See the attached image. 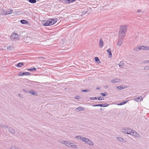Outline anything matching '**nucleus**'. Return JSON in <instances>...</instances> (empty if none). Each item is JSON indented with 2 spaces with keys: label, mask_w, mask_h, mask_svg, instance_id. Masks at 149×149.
<instances>
[{
  "label": "nucleus",
  "mask_w": 149,
  "mask_h": 149,
  "mask_svg": "<svg viewBox=\"0 0 149 149\" xmlns=\"http://www.w3.org/2000/svg\"><path fill=\"white\" fill-rule=\"evenodd\" d=\"M90 99L91 100H96L97 98V97H90Z\"/></svg>",
  "instance_id": "obj_34"
},
{
  "label": "nucleus",
  "mask_w": 149,
  "mask_h": 149,
  "mask_svg": "<svg viewBox=\"0 0 149 149\" xmlns=\"http://www.w3.org/2000/svg\"><path fill=\"white\" fill-rule=\"evenodd\" d=\"M23 76L24 75H30L31 74L29 72H23L22 73Z\"/></svg>",
  "instance_id": "obj_25"
},
{
  "label": "nucleus",
  "mask_w": 149,
  "mask_h": 149,
  "mask_svg": "<svg viewBox=\"0 0 149 149\" xmlns=\"http://www.w3.org/2000/svg\"><path fill=\"white\" fill-rule=\"evenodd\" d=\"M89 90L88 89L86 90H82L81 91L83 92H88L89 91Z\"/></svg>",
  "instance_id": "obj_36"
},
{
  "label": "nucleus",
  "mask_w": 149,
  "mask_h": 149,
  "mask_svg": "<svg viewBox=\"0 0 149 149\" xmlns=\"http://www.w3.org/2000/svg\"><path fill=\"white\" fill-rule=\"evenodd\" d=\"M5 129H6L8 128V126L7 125H4L3 127Z\"/></svg>",
  "instance_id": "obj_40"
},
{
  "label": "nucleus",
  "mask_w": 149,
  "mask_h": 149,
  "mask_svg": "<svg viewBox=\"0 0 149 149\" xmlns=\"http://www.w3.org/2000/svg\"><path fill=\"white\" fill-rule=\"evenodd\" d=\"M23 73V72H20L18 74V75L19 76H23V74H22V73Z\"/></svg>",
  "instance_id": "obj_37"
},
{
  "label": "nucleus",
  "mask_w": 149,
  "mask_h": 149,
  "mask_svg": "<svg viewBox=\"0 0 149 149\" xmlns=\"http://www.w3.org/2000/svg\"><path fill=\"white\" fill-rule=\"evenodd\" d=\"M104 45V42L102 39L101 38L99 41V47L100 48L102 47Z\"/></svg>",
  "instance_id": "obj_12"
},
{
  "label": "nucleus",
  "mask_w": 149,
  "mask_h": 149,
  "mask_svg": "<svg viewBox=\"0 0 149 149\" xmlns=\"http://www.w3.org/2000/svg\"><path fill=\"white\" fill-rule=\"evenodd\" d=\"M117 104L118 105H121L124 104L123 103V102H122L119 104Z\"/></svg>",
  "instance_id": "obj_39"
},
{
  "label": "nucleus",
  "mask_w": 149,
  "mask_h": 149,
  "mask_svg": "<svg viewBox=\"0 0 149 149\" xmlns=\"http://www.w3.org/2000/svg\"><path fill=\"white\" fill-rule=\"evenodd\" d=\"M127 26L126 25L122 26L120 27V29L119 31L118 37L120 38H124L126 32V30Z\"/></svg>",
  "instance_id": "obj_2"
},
{
  "label": "nucleus",
  "mask_w": 149,
  "mask_h": 149,
  "mask_svg": "<svg viewBox=\"0 0 149 149\" xmlns=\"http://www.w3.org/2000/svg\"><path fill=\"white\" fill-rule=\"evenodd\" d=\"M141 50H149V46H141Z\"/></svg>",
  "instance_id": "obj_11"
},
{
  "label": "nucleus",
  "mask_w": 149,
  "mask_h": 149,
  "mask_svg": "<svg viewBox=\"0 0 149 149\" xmlns=\"http://www.w3.org/2000/svg\"><path fill=\"white\" fill-rule=\"evenodd\" d=\"M128 101H125L124 102H123V103H124V104H126Z\"/></svg>",
  "instance_id": "obj_44"
},
{
  "label": "nucleus",
  "mask_w": 149,
  "mask_h": 149,
  "mask_svg": "<svg viewBox=\"0 0 149 149\" xmlns=\"http://www.w3.org/2000/svg\"><path fill=\"white\" fill-rule=\"evenodd\" d=\"M97 98L99 100H103L104 99V98L102 97H97Z\"/></svg>",
  "instance_id": "obj_30"
},
{
  "label": "nucleus",
  "mask_w": 149,
  "mask_h": 149,
  "mask_svg": "<svg viewBox=\"0 0 149 149\" xmlns=\"http://www.w3.org/2000/svg\"><path fill=\"white\" fill-rule=\"evenodd\" d=\"M144 63H149V60H146L144 61Z\"/></svg>",
  "instance_id": "obj_38"
},
{
  "label": "nucleus",
  "mask_w": 149,
  "mask_h": 149,
  "mask_svg": "<svg viewBox=\"0 0 149 149\" xmlns=\"http://www.w3.org/2000/svg\"><path fill=\"white\" fill-rule=\"evenodd\" d=\"M117 87V88L119 89V90H121L123 88L122 87V86H117V87Z\"/></svg>",
  "instance_id": "obj_35"
},
{
  "label": "nucleus",
  "mask_w": 149,
  "mask_h": 149,
  "mask_svg": "<svg viewBox=\"0 0 149 149\" xmlns=\"http://www.w3.org/2000/svg\"><path fill=\"white\" fill-rule=\"evenodd\" d=\"M59 142L62 144H63L65 145L66 144V142H67V141L63 140L62 139H60L58 141Z\"/></svg>",
  "instance_id": "obj_20"
},
{
  "label": "nucleus",
  "mask_w": 149,
  "mask_h": 149,
  "mask_svg": "<svg viewBox=\"0 0 149 149\" xmlns=\"http://www.w3.org/2000/svg\"><path fill=\"white\" fill-rule=\"evenodd\" d=\"M101 95L105 97L107 95V93H101Z\"/></svg>",
  "instance_id": "obj_31"
},
{
  "label": "nucleus",
  "mask_w": 149,
  "mask_h": 149,
  "mask_svg": "<svg viewBox=\"0 0 149 149\" xmlns=\"http://www.w3.org/2000/svg\"><path fill=\"white\" fill-rule=\"evenodd\" d=\"M95 59L96 62L97 63H99L100 62V61L99 58L97 57H95Z\"/></svg>",
  "instance_id": "obj_28"
},
{
  "label": "nucleus",
  "mask_w": 149,
  "mask_h": 149,
  "mask_svg": "<svg viewBox=\"0 0 149 149\" xmlns=\"http://www.w3.org/2000/svg\"><path fill=\"white\" fill-rule=\"evenodd\" d=\"M12 47L10 46H9V47H7V49H11Z\"/></svg>",
  "instance_id": "obj_41"
},
{
  "label": "nucleus",
  "mask_w": 149,
  "mask_h": 149,
  "mask_svg": "<svg viewBox=\"0 0 149 149\" xmlns=\"http://www.w3.org/2000/svg\"><path fill=\"white\" fill-rule=\"evenodd\" d=\"M20 22L23 24H27L28 23L27 21L24 19L21 20Z\"/></svg>",
  "instance_id": "obj_21"
},
{
  "label": "nucleus",
  "mask_w": 149,
  "mask_h": 149,
  "mask_svg": "<svg viewBox=\"0 0 149 149\" xmlns=\"http://www.w3.org/2000/svg\"><path fill=\"white\" fill-rule=\"evenodd\" d=\"M83 137H84L78 135V136H75V138L76 139H80L82 141L83 138Z\"/></svg>",
  "instance_id": "obj_19"
},
{
  "label": "nucleus",
  "mask_w": 149,
  "mask_h": 149,
  "mask_svg": "<svg viewBox=\"0 0 149 149\" xmlns=\"http://www.w3.org/2000/svg\"><path fill=\"white\" fill-rule=\"evenodd\" d=\"M144 70H149V66H146L145 67Z\"/></svg>",
  "instance_id": "obj_32"
},
{
  "label": "nucleus",
  "mask_w": 149,
  "mask_h": 149,
  "mask_svg": "<svg viewBox=\"0 0 149 149\" xmlns=\"http://www.w3.org/2000/svg\"><path fill=\"white\" fill-rule=\"evenodd\" d=\"M4 125H0V127H3Z\"/></svg>",
  "instance_id": "obj_46"
},
{
  "label": "nucleus",
  "mask_w": 149,
  "mask_h": 149,
  "mask_svg": "<svg viewBox=\"0 0 149 149\" xmlns=\"http://www.w3.org/2000/svg\"><path fill=\"white\" fill-rule=\"evenodd\" d=\"M122 131L123 133L130 135L137 138L140 137V135L136 131L130 127H126L123 128Z\"/></svg>",
  "instance_id": "obj_1"
},
{
  "label": "nucleus",
  "mask_w": 149,
  "mask_h": 149,
  "mask_svg": "<svg viewBox=\"0 0 149 149\" xmlns=\"http://www.w3.org/2000/svg\"><path fill=\"white\" fill-rule=\"evenodd\" d=\"M82 141L84 142L87 144L91 146H93L94 145L92 142L90 140L88 139L85 137H83Z\"/></svg>",
  "instance_id": "obj_6"
},
{
  "label": "nucleus",
  "mask_w": 149,
  "mask_h": 149,
  "mask_svg": "<svg viewBox=\"0 0 149 149\" xmlns=\"http://www.w3.org/2000/svg\"><path fill=\"white\" fill-rule=\"evenodd\" d=\"M10 149H18V148L15 146H13L11 147Z\"/></svg>",
  "instance_id": "obj_33"
},
{
  "label": "nucleus",
  "mask_w": 149,
  "mask_h": 149,
  "mask_svg": "<svg viewBox=\"0 0 149 149\" xmlns=\"http://www.w3.org/2000/svg\"><path fill=\"white\" fill-rule=\"evenodd\" d=\"M108 106L107 104H97L96 105H93V107H106Z\"/></svg>",
  "instance_id": "obj_7"
},
{
  "label": "nucleus",
  "mask_w": 149,
  "mask_h": 149,
  "mask_svg": "<svg viewBox=\"0 0 149 149\" xmlns=\"http://www.w3.org/2000/svg\"><path fill=\"white\" fill-rule=\"evenodd\" d=\"M13 12V10L10 9H7L6 10V13L7 15L12 14Z\"/></svg>",
  "instance_id": "obj_13"
},
{
  "label": "nucleus",
  "mask_w": 149,
  "mask_h": 149,
  "mask_svg": "<svg viewBox=\"0 0 149 149\" xmlns=\"http://www.w3.org/2000/svg\"><path fill=\"white\" fill-rule=\"evenodd\" d=\"M24 65V64L23 63H19L17 64L16 66L18 67H22Z\"/></svg>",
  "instance_id": "obj_17"
},
{
  "label": "nucleus",
  "mask_w": 149,
  "mask_h": 149,
  "mask_svg": "<svg viewBox=\"0 0 149 149\" xmlns=\"http://www.w3.org/2000/svg\"><path fill=\"white\" fill-rule=\"evenodd\" d=\"M57 22L56 19H51L47 20L45 23L43 25L45 26H49L54 24Z\"/></svg>",
  "instance_id": "obj_4"
},
{
  "label": "nucleus",
  "mask_w": 149,
  "mask_h": 149,
  "mask_svg": "<svg viewBox=\"0 0 149 149\" xmlns=\"http://www.w3.org/2000/svg\"><path fill=\"white\" fill-rule=\"evenodd\" d=\"M27 70L28 71H35L36 70V68H31L29 69H28Z\"/></svg>",
  "instance_id": "obj_24"
},
{
  "label": "nucleus",
  "mask_w": 149,
  "mask_h": 149,
  "mask_svg": "<svg viewBox=\"0 0 149 149\" xmlns=\"http://www.w3.org/2000/svg\"><path fill=\"white\" fill-rule=\"evenodd\" d=\"M137 11L139 13L141 12V10L140 9H139L137 10Z\"/></svg>",
  "instance_id": "obj_42"
},
{
  "label": "nucleus",
  "mask_w": 149,
  "mask_h": 149,
  "mask_svg": "<svg viewBox=\"0 0 149 149\" xmlns=\"http://www.w3.org/2000/svg\"><path fill=\"white\" fill-rule=\"evenodd\" d=\"M39 58L40 59H43V58H44L43 57H39Z\"/></svg>",
  "instance_id": "obj_49"
},
{
  "label": "nucleus",
  "mask_w": 149,
  "mask_h": 149,
  "mask_svg": "<svg viewBox=\"0 0 149 149\" xmlns=\"http://www.w3.org/2000/svg\"><path fill=\"white\" fill-rule=\"evenodd\" d=\"M8 130L9 132L12 134H14L15 133V130L11 127H9L8 128Z\"/></svg>",
  "instance_id": "obj_15"
},
{
  "label": "nucleus",
  "mask_w": 149,
  "mask_h": 149,
  "mask_svg": "<svg viewBox=\"0 0 149 149\" xmlns=\"http://www.w3.org/2000/svg\"><path fill=\"white\" fill-rule=\"evenodd\" d=\"M124 65V64L123 62H120L119 64V67L121 68H123V67Z\"/></svg>",
  "instance_id": "obj_23"
},
{
  "label": "nucleus",
  "mask_w": 149,
  "mask_h": 149,
  "mask_svg": "<svg viewBox=\"0 0 149 149\" xmlns=\"http://www.w3.org/2000/svg\"><path fill=\"white\" fill-rule=\"evenodd\" d=\"M31 84H34V83H36V82H34V81H31Z\"/></svg>",
  "instance_id": "obj_47"
},
{
  "label": "nucleus",
  "mask_w": 149,
  "mask_h": 149,
  "mask_svg": "<svg viewBox=\"0 0 149 149\" xmlns=\"http://www.w3.org/2000/svg\"><path fill=\"white\" fill-rule=\"evenodd\" d=\"M75 98L76 99H79V97L78 96H77L75 97Z\"/></svg>",
  "instance_id": "obj_45"
},
{
  "label": "nucleus",
  "mask_w": 149,
  "mask_h": 149,
  "mask_svg": "<svg viewBox=\"0 0 149 149\" xmlns=\"http://www.w3.org/2000/svg\"><path fill=\"white\" fill-rule=\"evenodd\" d=\"M76 0H66V1L67 3H70L73 2H74Z\"/></svg>",
  "instance_id": "obj_29"
},
{
  "label": "nucleus",
  "mask_w": 149,
  "mask_h": 149,
  "mask_svg": "<svg viewBox=\"0 0 149 149\" xmlns=\"http://www.w3.org/2000/svg\"><path fill=\"white\" fill-rule=\"evenodd\" d=\"M107 52L109 53V56L111 58L112 56V53L111 49L110 48L109 49L107 50Z\"/></svg>",
  "instance_id": "obj_18"
},
{
  "label": "nucleus",
  "mask_w": 149,
  "mask_h": 149,
  "mask_svg": "<svg viewBox=\"0 0 149 149\" xmlns=\"http://www.w3.org/2000/svg\"><path fill=\"white\" fill-rule=\"evenodd\" d=\"M100 88H100V86L97 87L96 88V89H97V90L100 89Z\"/></svg>",
  "instance_id": "obj_43"
},
{
  "label": "nucleus",
  "mask_w": 149,
  "mask_h": 149,
  "mask_svg": "<svg viewBox=\"0 0 149 149\" xmlns=\"http://www.w3.org/2000/svg\"><path fill=\"white\" fill-rule=\"evenodd\" d=\"M117 139L120 141L123 142V138L120 137H117Z\"/></svg>",
  "instance_id": "obj_27"
},
{
  "label": "nucleus",
  "mask_w": 149,
  "mask_h": 149,
  "mask_svg": "<svg viewBox=\"0 0 149 149\" xmlns=\"http://www.w3.org/2000/svg\"><path fill=\"white\" fill-rule=\"evenodd\" d=\"M28 92L30 94H32L35 96H37L38 95V93L35 92L34 91L31 90L28 91Z\"/></svg>",
  "instance_id": "obj_9"
},
{
  "label": "nucleus",
  "mask_w": 149,
  "mask_h": 149,
  "mask_svg": "<svg viewBox=\"0 0 149 149\" xmlns=\"http://www.w3.org/2000/svg\"><path fill=\"white\" fill-rule=\"evenodd\" d=\"M19 36L16 33H13L10 36V38L11 40L13 41H15L19 39Z\"/></svg>",
  "instance_id": "obj_5"
},
{
  "label": "nucleus",
  "mask_w": 149,
  "mask_h": 149,
  "mask_svg": "<svg viewBox=\"0 0 149 149\" xmlns=\"http://www.w3.org/2000/svg\"><path fill=\"white\" fill-rule=\"evenodd\" d=\"M120 80L119 79H112L111 80V82L112 83H117L120 82Z\"/></svg>",
  "instance_id": "obj_8"
},
{
  "label": "nucleus",
  "mask_w": 149,
  "mask_h": 149,
  "mask_svg": "<svg viewBox=\"0 0 149 149\" xmlns=\"http://www.w3.org/2000/svg\"><path fill=\"white\" fill-rule=\"evenodd\" d=\"M139 100H140V101H142L143 100V98L141 97L136 98H134V100L136 101L137 102H138Z\"/></svg>",
  "instance_id": "obj_16"
},
{
  "label": "nucleus",
  "mask_w": 149,
  "mask_h": 149,
  "mask_svg": "<svg viewBox=\"0 0 149 149\" xmlns=\"http://www.w3.org/2000/svg\"><path fill=\"white\" fill-rule=\"evenodd\" d=\"M66 144L65 146L69 148L74 149H77L78 148L77 146L74 143L71 142L70 141H67L66 142Z\"/></svg>",
  "instance_id": "obj_3"
},
{
  "label": "nucleus",
  "mask_w": 149,
  "mask_h": 149,
  "mask_svg": "<svg viewBox=\"0 0 149 149\" xmlns=\"http://www.w3.org/2000/svg\"><path fill=\"white\" fill-rule=\"evenodd\" d=\"M31 3H34L36 2V0H28Z\"/></svg>",
  "instance_id": "obj_26"
},
{
  "label": "nucleus",
  "mask_w": 149,
  "mask_h": 149,
  "mask_svg": "<svg viewBox=\"0 0 149 149\" xmlns=\"http://www.w3.org/2000/svg\"><path fill=\"white\" fill-rule=\"evenodd\" d=\"M84 109H85L84 107H78L76 109V111H79L82 110H84Z\"/></svg>",
  "instance_id": "obj_14"
},
{
  "label": "nucleus",
  "mask_w": 149,
  "mask_h": 149,
  "mask_svg": "<svg viewBox=\"0 0 149 149\" xmlns=\"http://www.w3.org/2000/svg\"><path fill=\"white\" fill-rule=\"evenodd\" d=\"M123 38H119V39L118 40V42L117 43V45L118 46H120L122 44L123 42Z\"/></svg>",
  "instance_id": "obj_10"
},
{
  "label": "nucleus",
  "mask_w": 149,
  "mask_h": 149,
  "mask_svg": "<svg viewBox=\"0 0 149 149\" xmlns=\"http://www.w3.org/2000/svg\"><path fill=\"white\" fill-rule=\"evenodd\" d=\"M23 91H24V92L26 93H27V92H28V91H27L25 90H23Z\"/></svg>",
  "instance_id": "obj_48"
},
{
  "label": "nucleus",
  "mask_w": 149,
  "mask_h": 149,
  "mask_svg": "<svg viewBox=\"0 0 149 149\" xmlns=\"http://www.w3.org/2000/svg\"><path fill=\"white\" fill-rule=\"evenodd\" d=\"M140 48L141 47H137L134 49L133 50L135 52L138 51L139 50H141V49H140Z\"/></svg>",
  "instance_id": "obj_22"
}]
</instances>
